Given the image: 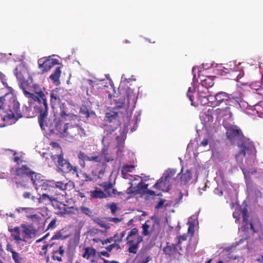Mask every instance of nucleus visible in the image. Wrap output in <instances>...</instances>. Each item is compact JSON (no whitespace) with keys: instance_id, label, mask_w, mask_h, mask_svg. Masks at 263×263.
Instances as JSON below:
<instances>
[{"instance_id":"f257e3e1","label":"nucleus","mask_w":263,"mask_h":263,"mask_svg":"<svg viewBox=\"0 0 263 263\" xmlns=\"http://www.w3.org/2000/svg\"><path fill=\"white\" fill-rule=\"evenodd\" d=\"M228 138L239 149L235 155V159L240 166L246 179L247 186L250 183L251 177H259L257 171L250 166L254 163L255 149L254 143L250 139L244 138L241 130L236 126H231L228 128Z\"/></svg>"},{"instance_id":"f03ea898","label":"nucleus","mask_w":263,"mask_h":263,"mask_svg":"<svg viewBox=\"0 0 263 263\" xmlns=\"http://www.w3.org/2000/svg\"><path fill=\"white\" fill-rule=\"evenodd\" d=\"M14 72L18 82L19 86L23 90L25 96L37 102V104L35 105V109L39 114L38 118L40 126L43 128L44 119L48 114V105L45 93L42 91H40L36 92L37 95L36 96L27 90L28 82L25 80V77L28 75V69L26 67H16Z\"/></svg>"},{"instance_id":"7ed1b4c3","label":"nucleus","mask_w":263,"mask_h":263,"mask_svg":"<svg viewBox=\"0 0 263 263\" xmlns=\"http://www.w3.org/2000/svg\"><path fill=\"white\" fill-rule=\"evenodd\" d=\"M46 118L47 117L45 118L43 122L44 127L41 128L43 130H49L53 134L60 135L68 141L77 139L79 136H86L84 128L79 124L68 123L63 125L61 121L57 119L49 123L46 121Z\"/></svg>"},{"instance_id":"20e7f679","label":"nucleus","mask_w":263,"mask_h":263,"mask_svg":"<svg viewBox=\"0 0 263 263\" xmlns=\"http://www.w3.org/2000/svg\"><path fill=\"white\" fill-rule=\"evenodd\" d=\"M204 69L203 67H193L192 70L193 76L192 85L195 83L199 78L204 77V75L202 73ZM200 81V84L197 85V87H195L194 85L192 87H190L186 93V96L191 102L192 106H196L194 102V97L192 95L194 92L196 91H198L200 96L202 93L209 92V88H211L214 85V82L210 77H206L204 79H201Z\"/></svg>"},{"instance_id":"39448f33","label":"nucleus","mask_w":263,"mask_h":263,"mask_svg":"<svg viewBox=\"0 0 263 263\" xmlns=\"http://www.w3.org/2000/svg\"><path fill=\"white\" fill-rule=\"evenodd\" d=\"M242 217V226L241 229L243 231H246L250 229L253 233L259 234V237L261 238L263 236V227L261 225L259 221L256 220L254 222L251 221L248 222L249 217L248 211L246 208H243L240 211Z\"/></svg>"},{"instance_id":"423d86ee","label":"nucleus","mask_w":263,"mask_h":263,"mask_svg":"<svg viewBox=\"0 0 263 263\" xmlns=\"http://www.w3.org/2000/svg\"><path fill=\"white\" fill-rule=\"evenodd\" d=\"M87 82L94 91L97 90L98 91L96 92V93L105 92L107 94L109 99L112 98V92H115V89L111 80H109V84H108L107 82H104V80L92 81L88 79Z\"/></svg>"},{"instance_id":"0eeeda50","label":"nucleus","mask_w":263,"mask_h":263,"mask_svg":"<svg viewBox=\"0 0 263 263\" xmlns=\"http://www.w3.org/2000/svg\"><path fill=\"white\" fill-rule=\"evenodd\" d=\"M51 158L59 171L64 173H69L73 171V174L75 173L76 176L79 178L77 167L72 166L68 160L64 158L62 154L53 155L51 156Z\"/></svg>"},{"instance_id":"6e6552de","label":"nucleus","mask_w":263,"mask_h":263,"mask_svg":"<svg viewBox=\"0 0 263 263\" xmlns=\"http://www.w3.org/2000/svg\"><path fill=\"white\" fill-rule=\"evenodd\" d=\"M8 108L10 112L3 118L4 121H11L10 123L13 124L22 117L20 110V103L14 97L10 99Z\"/></svg>"},{"instance_id":"1a4fd4ad","label":"nucleus","mask_w":263,"mask_h":263,"mask_svg":"<svg viewBox=\"0 0 263 263\" xmlns=\"http://www.w3.org/2000/svg\"><path fill=\"white\" fill-rule=\"evenodd\" d=\"M105 120L108 121L109 124L104 126V136L112 137V133L116 130L119 126L118 112L117 111H110L107 112L105 116Z\"/></svg>"},{"instance_id":"9d476101","label":"nucleus","mask_w":263,"mask_h":263,"mask_svg":"<svg viewBox=\"0 0 263 263\" xmlns=\"http://www.w3.org/2000/svg\"><path fill=\"white\" fill-rule=\"evenodd\" d=\"M112 137L103 136L102 140V144L103 145L100 152V158L102 166L106 165V163L112 161L115 159V155L108 149V146L110 143V139Z\"/></svg>"},{"instance_id":"9b49d317","label":"nucleus","mask_w":263,"mask_h":263,"mask_svg":"<svg viewBox=\"0 0 263 263\" xmlns=\"http://www.w3.org/2000/svg\"><path fill=\"white\" fill-rule=\"evenodd\" d=\"M138 230L137 228L132 229L129 232L125 240L127 244L129 245L128 251L129 253L136 254L139 243L142 241L143 238L140 235H136L137 234Z\"/></svg>"},{"instance_id":"f8f14e48","label":"nucleus","mask_w":263,"mask_h":263,"mask_svg":"<svg viewBox=\"0 0 263 263\" xmlns=\"http://www.w3.org/2000/svg\"><path fill=\"white\" fill-rule=\"evenodd\" d=\"M218 73L222 76H226L227 78L238 81L244 75L243 71L240 67H233L232 68H226L225 67H219Z\"/></svg>"},{"instance_id":"ddd939ff","label":"nucleus","mask_w":263,"mask_h":263,"mask_svg":"<svg viewBox=\"0 0 263 263\" xmlns=\"http://www.w3.org/2000/svg\"><path fill=\"white\" fill-rule=\"evenodd\" d=\"M216 117L215 110L213 108L206 110L204 109L201 113L200 117L203 126L205 128L208 130L210 128L212 124L213 123L214 117Z\"/></svg>"},{"instance_id":"4468645a","label":"nucleus","mask_w":263,"mask_h":263,"mask_svg":"<svg viewBox=\"0 0 263 263\" xmlns=\"http://www.w3.org/2000/svg\"><path fill=\"white\" fill-rule=\"evenodd\" d=\"M215 113L217 119L222 120L224 126H227L226 122L232 120V114L229 106L224 108H217L215 110Z\"/></svg>"},{"instance_id":"2eb2a0df","label":"nucleus","mask_w":263,"mask_h":263,"mask_svg":"<svg viewBox=\"0 0 263 263\" xmlns=\"http://www.w3.org/2000/svg\"><path fill=\"white\" fill-rule=\"evenodd\" d=\"M126 98L125 99V102L122 103L121 105H119L120 108L122 107L124 104L126 103V105L129 107L134 108L137 100V94L134 90L130 88H127L126 90Z\"/></svg>"},{"instance_id":"dca6fc26","label":"nucleus","mask_w":263,"mask_h":263,"mask_svg":"<svg viewBox=\"0 0 263 263\" xmlns=\"http://www.w3.org/2000/svg\"><path fill=\"white\" fill-rule=\"evenodd\" d=\"M37 63L38 66H54L61 64L60 58L55 54L40 58Z\"/></svg>"},{"instance_id":"f3484780","label":"nucleus","mask_w":263,"mask_h":263,"mask_svg":"<svg viewBox=\"0 0 263 263\" xmlns=\"http://www.w3.org/2000/svg\"><path fill=\"white\" fill-rule=\"evenodd\" d=\"M176 173L175 169L171 170L165 175L164 178H160L157 182L154 184V187L158 190H162L166 184V181H169L170 179L173 177Z\"/></svg>"},{"instance_id":"a211bd4d","label":"nucleus","mask_w":263,"mask_h":263,"mask_svg":"<svg viewBox=\"0 0 263 263\" xmlns=\"http://www.w3.org/2000/svg\"><path fill=\"white\" fill-rule=\"evenodd\" d=\"M180 175V181L181 183L188 184L194 182L193 179V174L191 170H186L184 172L183 169H181V172L178 175Z\"/></svg>"},{"instance_id":"6ab92c4d","label":"nucleus","mask_w":263,"mask_h":263,"mask_svg":"<svg viewBox=\"0 0 263 263\" xmlns=\"http://www.w3.org/2000/svg\"><path fill=\"white\" fill-rule=\"evenodd\" d=\"M116 138L117 141V156L121 157L122 155V152H123L124 141L126 139V134L124 133V132H122L120 134V136H117Z\"/></svg>"},{"instance_id":"aec40b11","label":"nucleus","mask_w":263,"mask_h":263,"mask_svg":"<svg viewBox=\"0 0 263 263\" xmlns=\"http://www.w3.org/2000/svg\"><path fill=\"white\" fill-rule=\"evenodd\" d=\"M40 197L37 200L39 203H43L45 205H49L52 203L57 200V198L52 196H49L48 194L43 193L42 195L39 194Z\"/></svg>"},{"instance_id":"412c9836","label":"nucleus","mask_w":263,"mask_h":263,"mask_svg":"<svg viewBox=\"0 0 263 263\" xmlns=\"http://www.w3.org/2000/svg\"><path fill=\"white\" fill-rule=\"evenodd\" d=\"M37 184V183H36ZM53 187L52 180L42 179V181L39 182L37 187H36V191L41 188V190L49 192L51 188Z\"/></svg>"},{"instance_id":"4be33fe9","label":"nucleus","mask_w":263,"mask_h":263,"mask_svg":"<svg viewBox=\"0 0 263 263\" xmlns=\"http://www.w3.org/2000/svg\"><path fill=\"white\" fill-rule=\"evenodd\" d=\"M216 94H213L212 92H211L208 95V97L206 98L203 97L202 98L201 105H209L210 106H217V103L216 102Z\"/></svg>"},{"instance_id":"5701e85b","label":"nucleus","mask_w":263,"mask_h":263,"mask_svg":"<svg viewBox=\"0 0 263 263\" xmlns=\"http://www.w3.org/2000/svg\"><path fill=\"white\" fill-rule=\"evenodd\" d=\"M32 173V171L26 165H22L21 167H17L15 170V175L20 177L25 176L29 177V175Z\"/></svg>"},{"instance_id":"b1692460","label":"nucleus","mask_w":263,"mask_h":263,"mask_svg":"<svg viewBox=\"0 0 263 263\" xmlns=\"http://www.w3.org/2000/svg\"><path fill=\"white\" fill-rule=\"evenodd\" d=\"M59 91V89L57 88L50 91V104L52 106L61 101Z\"/></svg>"},{"instance_id":"393cba45","label":"nucleus","mask_w":263,"mask_h":263,"mask_svg":"<svg viewBox=\"0 0 263 263\" xmlns=\"http://www.w3.org/2000/svg\"><path fill=\"white\" fill-rule=\"evenodd\" d=\"M213 142L214 137L213 135L207 133L204 134V137L200 142V146L205 147L209 145V147H211L213 144Z\"/></svg>"},{"instance_id":"a878e982","label":"nucleus","mask_w":263,"mask_h":263,"mask_svg":"<svg viewBox=\"0 0 263 263\" xmlns=\"http://www.w3.org/2000/svg\"><path fill=\"white\" fill-rule=\"evenodd\" d=\"M215 94L217 106L219 105L222 102H225L226 104H227V102H231V101L229 100V96L226 92L223 91H220L219 92L216 93Z\"/></svg>"},{"instance_id":"bb28decb","label":"nucleus","mask_w":263,"mask_h":263,"mask_svg":"<svg viewBox=\"0 0 263 263\" xmlns=\"http://www.w3.org/2000/svg\"><path fill=\"white\" fill-rule=\"evenodd\" d=\"M52 205L55 209L59 210L58 214L62 216L68 213L66 208V205L62 202H59L57 200L52 203Z\"/></svg>"},{"instance_id":"cd10ccee","label":"nucleus","mask_w":263,"mask_h":263,"mask_svg":"<svg viewBox=\"0 0 263 263\" xmlns=\"http://www.w3.org/2000/svg\"><path fill=\"white\" fill-rule=\"evenodd\" d=\"M179 247L176 245H172V246H168L164 248L163 251L164 253L170 256L174 255L176 253H179Z\"/></svg>"},{"instance_id":"c85d7f7f","label":"nucleus","mask_w":263,"mask_h":263,"mask_svg":"<svg viewBox=\"0 0 263 263\" xmlns=\"http://www.w3.org/2000/svg\"><path fill=\"white\" fill-rule=\"evenodd\" d=\"M231 102L235 106V107L237 108H239L241 109H245L248 108L249 106L250 107V109L252 110V106H249V104L244 101H242L240 100H231Z\"/></svg>"},{"instance_id":"c756f323","label":"nucleus","mask_w":263,"mask_h":263,"mask_svg":"<svg viewBox=\"0 0 263 263\" xmlns=\"http://www.w3.org/2000/svg\"><path fill=\"white\" fill-rule=\"evenodd\" d=\"M9 231L11 233L12 237L16 241L17 243H20L21 241V233L18 227L9 228Z\"/></svg>"},{"instance_id":"7c9ffc66","label":"nucleus","mask_w":263,"mask_h":263,"mask_svg":"<svg viewBox=\"0 0 263 263\" xmlns=\"http://www.w3.org/2000/svg\"><path fill=\"white\" fill-rule=\"evenodd\" d=\"M89 194L91 198H105L107 197L106 194L104 193L102 191L99 190H95L94 191H91L89 192Z\"/></svg>"},{"instance_id":"2f4dec72","label":"nucleus","mask_w":263,"mask_h":263,"mask_svg":"<svg viewBox=\"0 0 263 263\" xmlns=\"http://www.w3.org/2000/svg\"><path fill=\"white\" fill-rule=\"evenodd\" d=\"M61 71L60 69V67H58L54 72L52 73L49 78L52 81V82L56 85H58L60 82L59 81V78L60 77Z\"/></svg>"},{"instance_id":"473e14b6","label":"nucleus","mask_w":263,"mask_h":263,"mask_svg":"<svg viewBox=\"0 0 263 263\" xmlns=\"http://www.w3.org/2000/svg\"><path fill=\"white\" fill-rule=\"evenodd\" d=\"M32 234V230L27 227H23V230L22 232V237L21 241L27 242V240L31 238Z\"/></svg>"},{"instance_id":"72a5a7b5","label":"nucleus","mask_w":263,"mask_h":263,"mask_svg":"<svg viewBox=\"0 0 263 263\" xmlns=\"http://www.w3.org/2000/svg\"><path fill=\"white\" fill-rule=\"evenodd\" d=\"M77 157L80 165L82 168H84L85 167V161L89 160V156L85 154L84 152L80 151L78 153Z\"/></svg>"},{"instance_id":"f704fd0d","label":"nucleus","mask_w":263,"mask_h":263,"mask_svg":"<svg viewBox=\"0 0 263 263\" xmlns=\"http://www.w3.org/2000/svg\"><path fill=\"white\" fill-rule=\"evenodd\" d=\"M28 177L30 178L33 185L36 190V187H37L38 185V184H37L36 183H39V182H40L42 180L41 179V174L36 173L32 171V173H31V174L29 175Z\"/></svg>"},{"instance_id":"c9c22d12","label":"nucleus","mask_w":263,"mask_h":263,"mask_svg":"<svg viewBox=\"0 0 263 263\" xmlns=\"http://www.w3.org/2000/svg\"><path fill=\"white\" fill-rule=\"evenodd\" d=\"M80 112L81 115L87 119H88L89 118H94L96 117L95 113L92 111H89L88 109L85 106H83L80 108Z\"/></svg>"},{"instance_id":"e433bc0d","label":"nucleus","mask_w":263,"mask_h":263,"mask_svg":"<svg viewBox=\"0 0 263 263\" xmlns=\"http://www.w3.org/2000/svg\"><path fill=\"white\" fill-rule=\"evenodd\" d=\"M252 110L256 111L258 116L263 118V102H260L252 106Z\"/></svg>"},{"instance_id":"4c0bfd02","label":"nucleus","mask_w":263,"mask_h":263,"mask_svg":"<svg viewBox=\"0 0 263 263\" xmlns=\"http://www.w3.org/2000/svg\"><path fill=\"white\" fill-rule=\"evenodd\" d=\"M148 184H144L142 181H141L136 186L135 189L136 190L137 194H145V192L148 187Z\"/></svg>"},{"instance_id":"58836bf2","label":"nucleus","mask_w":263,"mask_h":263,"mask_svg":"<svg viewBox=\"0 0 263 263\" xmlns=\"http://www.w3.org/2000/svg\"><path fill=\"white\" fill-rule=\"evenodd\" d=\"M152 220L153 221V230L158 232L160 231V218L153 216L151 218Z\"/></svg>"},{"instance_id":"ea45409f","label":"nucleus","mask_w":263,"mask_h":263,"mask_svg":"<svg viewBox=\"0 0 263 263\" xmlns=\"http://www.w3.org/2000/svg\"><path fill=\"white\" fill-rule=\"evenodd\" d=\"M53 181V187L58 189L60 191H65L67 189V184L64 183L62 181H55L52 180Z\"/></svg>"},{"instance_id":"a19ab883","label":"nucleus","mask_w":263,"mask_h":263,"mask_svg":"<svg viewBox=\"0 0 263 263\" xmlns=\"http://www.w3.org/2000/svg\"><path fill=\"white\" fill-rule=\"evenodd\" d=\"M96 250L91 248H87L85 250V252L83 254V257L87 259L91 256H94L96 254Z\"/></svg>"},{"instance_id":"79ce46f5","label":"nucleus","mask_w":263,"mask_h":263,"mask_svg":"<svg viewBox=\"0 0 263 263\" xmlns=\"http://www.w3.org/2000/svg\"><path fill=\"white\" fill-rule=\"evenodd\" d=\"M100 185L104 189V191L107 193V192L110 191L109 190L113 187L114 184L110 182H104L100 184Z\"/></svg>"},{"instance_id":"37998d69","label":"nucleus","mask_w":263,"mask_h":263,"mask_svg":"<svg viewBox=\"0 0 263 263\" xmlns=\"http://www.w3.org/2000/svg\"><path fill=\"white\" fill-rule=\"evenodd\" d=\"M12 258L15 263H22V258L15 251H12Z\"/></svg>"},{"instance_id":"c03bdc74","label":"nucleus","mask_w":263,"mask_h":263,"mask_svg":"<svg viewBox=\"0 0 263 263\" xmlns=\"http://www.w3.org/2000/svg\"><path fill=\"white\" fill-rule=\"evenodd\" d=\"M80 210L83 214L89 217H91L92 216V211L89 208L84 206H81L80 208Z\"/></svg>"},{"instance_id":"a18cd8bd","label":"nucleus","mask_w":263,"mask_h":263,"mask_svg":"<svg viewBox=\"0 0 263 263\" xmlns=\"http://www.w3.org/2000/svg\"><path fill=\"white\" fill-rule=\"evenodd\" d=\"M53 245V243L52 244H47L44 245L42 248V251L40 252V255L42 256H44L46 255L48 247H51Z\"/></svg>"},{"instance_id":"49530a36","label":"nucleus","mask_w":263,"mask_h":263,"mask_svg":"<svg viewBox=\"0 0 263 263\" xmlns=\"http://www.w3.org/2000/svg\"><path fill=\"white\" fill-rule=\"evenodd\" d=\"M0 55V61L3 62H6L8 59L11 58L12 54L11 53L8 54L1 53Z\"/></svg>"},{"instance_id":"de8ad7c7","label":"nucleus","mask_w":263,"mask_h":263,"mask_svg":"<svg viewBox=\"0 0 263 263\" xmlns=\"http://www.w3.org/2000/svg\"><path fill=\"white\" fill-rule=\"evenodd\" d=\"M114 248H116V250H119L121 249V247L119 244L117 243V242H115L112 244H111L109 245L108 246H107L105 247V249L108 251L110 252L112 251V250Z\"/></svg>"},{"instance_id":"09e8293b","label":"nucleus","mask_w":263,"mask_h":263,"mask_svg":"<svg viewBox=\"0 0 263 263\" xmlns=\"http://www.w3.org/2000/svg\"><path fill=\"white\" fill-rule=\"evenodd\" d=\"M187 239V236L186 235H183L180 236L178 237L177 243L176 245L178 246L180 250L182 249L181 246H180V243L183 241H185Z\"/></svg>"},{"instance_id":"8fccbe9b","label":"nucleus","mask_w":263,"mask_h":263,"mask_svg":"<svg viewBox=\"0 0 263 263\" xmlns=\"http://www.w3.org/2000/svg\"><path fill=\"white\" fill-rule=\"evenodd\" d=\"M107 206L110 209L112 214H115L116 213L118 207L115 203L112 202L110 204H107Z\"/></svg>"},{"instance_id":"3c124183","label":"nucleus","mask_w":263,"mask_h":263,"mask_svg":"<svg viewBox=\"0 0 263 263\" xmlns=\"http://www.w3.org/2000/svg\"><path fill=\"white\" fill-rule=\"evenodd\" d=\"M250 87L254 90H258L261 88V83L258 81L253 82L250 84Z\"/></svg>"},{"instance_id":"603ef678","label":"nucleus","mask_w":263,"mask_h":263,"mask_svg":"<svg viewBox=\"0 0 263 263\" xmlns=\"http://www.w3.org/2000/svg\"><path fill=\"white\" fill-rule=\"evenodd\" d=\"M89 161H95L101 163L100 155L97 156H89Z\"/></svg>"},{"instance_id":"864d4df0","label":"nucleus","mask_w":263,"mask_h":263,"mask_svg":"<svg viewBox=\"0 0 263 263\" xmlns=\"http://www.w3.org/2000/svg\"><path fill=\"white\" fill-rule=\"evenodd\" d=\"M143 229L142 234L144 236H147L149 234V232L148 231V229L149 228V226L146 223L143 224L142 226Z\"/></svg>"},{"instance_id":"5fc2aeb1","label":"nucleus","mask_w":263,"mask_h":263,"mask_svg":"<svg viewBox=\"0 0 263 263\" xmlns=\"http://www.w3.org/2000/svg\"><path fill=\"white\" fill-rule=\"evenodd\" d=\"M134 166L133 165H126L124 166L121 171L122 174L124 175L125 173L129 172H132V170L134 168Z\"/></svg>"},{"instance_id":"6e6d98bb","label":"nucleus","mask_w":263,"mask_h":263,"mask_svg":"<svg viewBox=\"0 0 263 263\" xmlns=\"http://www.w3.org/2000/svg\"><path fill=\"white\" fill-rule=\"evenodd\" d=\"M118 236L117 234L114 235V237H111L108 238H107L105 240H101V243L103 245H106L108 243H111L112 241H114V238H116Z\"/></svg>"},{"instance_id":"4d7b16f0","label":"nucleus","mask_w":263,"mask_h":263,"mask_svg":"<svg viewBox=\"0 0 263 263\" xmlns=\"http://www.w3.org/2000/svg\"><path fill=\"white\" fill-rule=\"evenodd\" d=\"M117 194L118 195H124V193L122 192H118L117 190L115 189H112L111 192L110 191L109 192H107V197H110L112 195H116Z\"/></svg>"},{"instance_id":"13d9d810","label":"nucleus","mask_w":263,"mask_h":263,"mask_svg":"<svg viewBox=\"0 0 263 263\" xmlns=\"http://www.w3.org/2000/svg\"><path fill=\"white\" fill-rule=\"evenodd\" d=\"M211 91H210L209 90V92H206L205 93H202V95H200L199 92L197 91V96H196V98L197 99V100L199 101V102L201 104V100H202V98H203V97H205V98H206L208 97V95L210 94L211 93Z\"/></svg>"},{"instance_id":"bf43d9fd","label":"nucleus","mask_w":263,"mask_h":263,"mask_svg":"<svg viewBox=\"0 0 263 263\" xmlns=\"http://www.w3.org/2000/svg\"><path fill=\"white\" fill-rule=\"evenodd\" d=\"M95 223H97L101 228H106V224L99 218H95L93 219Z\"/></svg>"},{"instance_id":"052dcab7","label":"nucleus","mask_w":263,"mask_h":263,"mask_svg":"<svg viewBox=\"0 0 263 263\" xmlns=\"http://www.w3.org/2000/svg\"><path fill=\"white\" fill-rule=\"evenodd\" d=\"M62 256H62L61 255L58 254L57 252H55L54 251L52 252V258L53 260H57L59 261H61L62 260Z\"/></svg>"},{"instance_id":"680f3d73","label":"nucleus","mask_w":263,"mask_h":263,"mask_svg":"<svg viewBox=\"0 0 263 263\" xmlns=\"http://www.w3.org/2000/svg\"><path fill=\"white\" fill-rule=\"evenodd\" d=\"M125 234H126V231H124L122 232L120 234V236H119L120 238L115 239L114 242H117V243L121 242L122 241V239L124 237Z\"/></svg>"},{"instance_id":"e2e57ef3","label":"nucleus","mask_w":263,"mask_h":263,"mask_svg":"<svg viewBox=\"0 0 263 263\" xmlns=\"http://www.w3.org/2000/svg\"><path fill=\"white\" fill-rule=\"evenodd\" d=\"M132 80L135 81V79H132L131 78H127L125 76V74H122V77H121V83H122L125 82H129L130 81H132Z\"/></svg>"},{"instance_id":"0e129e2a","label":"nucleus","mask_w":263,"mask_h":263,"mask_svg":"<svg viewBox=\"0 0 263 263\" xmlns=\"http://www.w3.org/2000/svg\"><path fill=\"white\" fill-rule=\"evenodd\" d=\"M126 193L128 194H137L136 190L135 189V186L133 187L132 185H131L130 187H129L127 190H126Z\"/></svg>"},{"instance_id":"69168bd1","label":"nucleus","mask_w":263,"mask_h":263,"mask_svg":"<svg viewBox=\"0 0 263 263\" xmlns=\"http://www.w3.org/2000/svg\"><path fill=\"white\" fill-rule=\"evenodd\" d=\"M28 217L30 219H31L33 221H39V219L40 218V217L37 214H33V215H30L28 216Z\"/></svg>"},{"instance_id":"338daca9","label":"nucleus","mask_w":263,"mask_h":263,"mask_svg":"<svg viewBox=\"0 0 263 263\" xmlns=\"http://www.w3.org/2000/svg\"><path fill=\"white\" fill-rule=\"evenodd\" d=\"M56 219H52L50 222L49 223L47 230H49L50 229H54L55 228V223H56Z\"/></svg>"},{"instance_id":"774afa93","label":"nucleus","mask_w":263,"mask_h":263,"mask_svg":"<svg viewBox=\"0 0 263 263\" xmlns=\"http://www.w3.org/2000/svg\"><path fill=\"white\" fill-rule=\"evenodd\" d=\"M83 178H84V180L85 181H91L92 180V178L86 173H82Z\"/></svg>"}]
</instances>
